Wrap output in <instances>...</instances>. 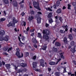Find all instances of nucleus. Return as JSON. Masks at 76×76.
<instances>
[{"mask_svg": "<svg viewBox=\"0 0 76 76\" xmlns=\"http://www.w3.org/2000/svg\"><path fill=\"white\" fill-rule=\"evenodd\" d=\"M31 14H34L35 12H34V11L32 10L31 11Z\"/></svg>", "mask_w": 76, "mask_h": 76, "instance_id": "nucleus-48", "label": "nucleus"}, {"mask_svg": "<svg viewBox=\"0 0 76 76\" xmlns=\"http://www.w3.org/2000/svg\"><path fill=\"white\" fill-rule=\"evenodd\" d=\"M46 9L47 10H49V11H52V10L50 8H46Z\"/></svg>", "mask_w": 76, "mask_h": 76, "instance_id": "nucleus-43", "label": "nucleus"}, {"mask_svg": "<svg viewBox=\"0 0 76 76\" xmlns=\"http://www.w3.org/2000/svg\"><path fill=\"white\" fill-rule=\"evenodd\" d=\"M47 45L45 44L43 46L42 48V50H45L47 49Z\"/></svg>", "mask_w": 76, "mask_h": 76, "instance_id": "nucleus-15", "label": "nucleus"}, {"mask_svg": "<svg viewBox=\"0 0 76 76\" xmlns=\"http://www.w3.org/2000/svg\"><path fill=\"white\" fill-rule=\"evenodd\" d=\"M6 20V18H3L1 19V22H3V21H4Z\"/></svg>", "mask_w": 76, "mask_h": 76, "instance_id": "nucleus-42", "label": "nucleus"}, {"mask_svg": "<svg viewBox=\"0 0 76 76\" xmlns=\"http://www.w3.org/2000/svg\"><path fill=\"white\" fill-rule=\"evenodd\" d=\"M36 56H34L33 58V59L34 60H35V59H36Z\"/></svg>", "mask_w": 76, "mask_h": 76, "instance_id": "nucleus-54", "label": "nucleus"}, {"mask_svg": "<svg viewBox=\"0 0 76 76\" xmlns=\"http://www.w3.org/2000/svg\"><path fill=\"white\" fill-rule=\"evenodd\" d=\"M16 51H18V52H19V51H20V50L19 49V48H17L16 49Z\"/></svg>", "mask_w": 76, "mask_h": 76, "instance_id": "nucleus-52", "label": "nucleus"}, {"mask_svg": "<svg viewBox=\"0 0 76 76\" xmlns=\"http://www.w3.org/2000/svg\"><path fill=\"white\" fill-rule=\"evenodd\" d=\"M10 3L11 4H12V3L14 6H15V7H17V6H18V3L17 2V1L14 0L12 1V0H10Z\"/></svg>", "mask_w": 76, "mask_h": 76, "instance_id": "nucleus-5", "label": "nucleus"}, {"mask_svg": "<svg viewBox=\"0 0 76 76\" xmlns=\"http://www.w3.org/2000/svg\"><path fill=\"white\" fill-rule=\"evenodd\" d=\"M70 44L72 46H73V45H75V42L73 41H72L71 42Z\"/></svg>", "mask_w": 76, "mask_h": 76, "instance_id": "nucleus-37", "label": "nucleus"}, {"mask_svg": "<svg viewBox=\"0 0 76 76\" xmlns=\"http://www.w3.org/2000/svg\"><path fill=\"white\" fill-rule=\"evenodd\" d=\"M55 18L56 19H57V18H58V19L61 22V23H63V19H62L61 17H58V16H56V17H55Z\"/></svg>", "mask_w": 76, "mask_h": 76, "instance_id": "nucleus-10", "label": "nucleus"}, {"mask_svg": "<svg viewBox=\"0 0 76 76\" xmlns=\"http://www.w3.org/2000/svg\"><path fill=\"white\" fill-rule=\"evenodd\" d=\"M48 71H51V69L50 68H48Z\"/></svg>", "mask_w": 76, "mask_h": 76, "instance_id": "nucleus-63", "label": "nucleus"}, {"mask_svg": "<svg viewBox=\"0 0 76 76\" xmlns=\"http://www.w3.org/2000/svg\"><path fill=\"white\" fill-rule=\"evenodd\" d=\"M69 38L70 40H72L73 39V37H72V35L71 34L69 35Z\"/></svg>", "mask_w": 76, "mask_h": 76, "instance_id": "nucleus-26", "label": "nucleus"}, {"mask_svg": "<svg viewBox=\"0 0 76 76\" xmlns=\"http://www.w3.org/2000/svg\"><path fill=\"white\" fill-rule=\"evenodd\" d=\"M48 20L49 22L50 23H53V19L52 18H50Z\"/></svg>", "mask_w": 76, "mask_h": 76, "instance_id": "nucleus-30", "label": "nucleus"}, {"mask_svg": "<svg viewBox=\"0 0 76 76\" xmlns=\"http://www.w3.org/2000/svg\"><path fill=\"white\" fill-rule=\"evenodd\" d=\"M9 36H7L6 37H4V39L5 41H8V38Z\"/></svg>", "mask_w": 76, "mask_h": 76, "instance_id": "nucleus-20", "label": "nucleus"}, {"mask_svg": "<svg viewBox=\"0 0 76 76\" xmlns=\"http://www.w3.org/2000/svg\"><path fill=\"white\" fill-rule=\"evenodd\" d=\"M4 2L5 4H9V0H4Z\"/></svg>", "mask_w": 76, "mask_h": 76, "instance_id": "nucleus-25", "label": "nucleus"}, {"mask_svg": "<svg viewBox=\"0 0 76 76\" xmlns=\"http://www.w3.org/2000/svg\"><path fill=\"white\" fill-rule=\"evenodd\" d=\"M71 57L72 59L73 60H74V59L75 58V55H71Z\"/></svg>", "mask_w": 76, "mask_h": 76, "instance_id": "nucleus-40", "label": "nucleus"}, {"mask_svg": "<svg viewBox=\"0 0 76 76\" xmlns=\"http://www.w3.org/2000/svg\"><path fill=\"white\" fill-rule=\"evenodd\" d=\"M3 40V37L2 36H0V41H2Z\"/></svg>", "mask_w": 76, "mask_h": 76, "instance_id": "nucleus-44", "label": "nucleus"}, {"mask_svg": "<svg viewBox=\"0 0 76 76\" xmlns=\"http://www.w3.org/2000/svg\"><path fill=\"white\" fill-rule=\"evenodd\" d=\"M37 35L39 38H40V39H41L42 38V36H41V33H38L37 34Z\"/></svg>", "mask_w": 76, "mask_h": 76, "instance_id": "nucleus-28", "label": "nucleus"}, {"mask_svg": "<svg viewBox=\"0 0 76 76\" xmlns=\"http://www.w3.org/2000/svg\"><path fill=\"white\" fill-rule=\"evenodd\" d=\"M32 41L33 43H37V41L35 39H32Z\"/></svg>", "mask_w": 76, "mask_h": 76, "instance_id": "nucleus-29", "label": "nucleus"}, {"mask_svg": "<svg viewBox=\"0 0 76 76\" xmlns=\"http://www.w3.org/2000/svg\"><path fill=\"white\" fill-rule=\"evenodd\" d=\"M58 58H55V60L56 61L57 60V61L56 63L54 61H50L49 63V64L51 65V66L55 65V64L56 65L57 64L58 62L61 60V58H63V59L64 58V57L63 55V52H61V51H60L58 53Z\"/></svg>", "mask_w": 76, "mask_h": 76, "instance_id": "nucleus-1", "label": "nucleus"}, {"mask_svg": "<svg viewBox=\"0 0 76 76\" xmlns=\"http://www.w3.org/2000/svg\"><path fill=\"white\" fill-rule=\"evenodd\" d=\"M60 32L61 34H64V33H65V31L63 30H61L60 31Z\"/></svg>", "mask_w": 76, "mask_h": 76, "instance_id": "nucleus-33", "label": "nucleus"}, {"mask_svg": "<svg viewBox=\"0 0 76 76\" xmlns=\"http://www.w3.org/2000/svg\"><path fill=\"white\" fill-rule=\"evenodd\" d=\"M43 38L47 41L49 40V37H48V36L47 35L45 34H43Z\"/></svg>", "mask_w": 76, "mask_h": 76, "instance_id": "nucleus-7", "label": "nucleus"}, {"mask_svg": "<svg viewBox=\"0 0 76 76\" xmlns=\"http://www.w3.org/2000/svg\"><path fill=\"white\" fill-rule=\"evenodd\" d=\"M41 19L39 17L37 19V22L38 23H41Z\"/></svg>", "mask_w": 76, "mask_h": 76, "instance_id": "nucleus-23", "label": "nucleus"}, {"mask_svg": "<svg viewBox=\"0 0 76 76\" xmlns=\"http://www.w3.org/2000/svg\"><path fill=\"white\" fill-rule=\"evenodd\" d=\"M66 9V7H65V6H64L63 7V8H62V9H63V10H64V9Z\"/></svg>", "mask_w": 76, "mask_h": 76, "instance_id": "nucleus-61", "label": "nucleus"}, {"mask_svg": "<svg viewBox=\"0 0 76 76\" xmlns=\"http://www.w3.org/2000/svg\"><path fill=\"white\" fill-rule=\"evenodd\" d=\"M63 69H64V73H66V72H66V68L65 67H63Z\"/></svg>", "mask_w": 76, "mask_h": 76, "instance_id": "nucleus-41", "label": "nucleus"}, {"mask_svg": "<svg viewBox=\"0 0 76 76\" xmlns=\"http://www.w3.org/2000/svg\"><path fill=\"white\" fill-rule=\"evenodd\" d=\"M23 71L24 72H26V69L25 68L23 70Z\"/></svg>", "mask_w": 76, "mask_h": 76, "instance_id": "nucleus-64", "label": "nucleus"}, {"mask_svg": "<svg viewBox=\"0 0 76 76\" xmlns=\"http://www.w3.org/2000/svg\"><path fill=\"white\" fill-rule=\"evenodd\" d=\"M55 75L56 76H60V72H56L55 73Z\"/></svg>", "mask_w": 76, "mask_h": 76, "instance_id": "nucleus-27", "label": "nucleus"}, {"mask_svg": "<svg viewBox=\"0 0 76 76\" xmlns=\"http://www.w3.org/2000/svg\"><path fill=\"white\" fill-rule=\"evenodd\" d=\"M60 1H58L56 3V6H59V5H60Z\"/></svg>", "mask_w": 76, "mask_h": 76, "instance_id": "nucleus-34", "label": "nucleus"}, {"mask_svg": "<svg viewBox=\"0 0 76 76\" xmlns=\"http://www.w3.org/2000/svg\"><path fill=\"white\" fill-rule=\"evenodd\" d=\"M64 42H66L67 41V38H66V37H64Z\"/></svg>", "mask_w": 76, "mask_h": 76, "instance_id": "nucleus-38", "label": "nucleus"}, {"mask_svg": "<svg viewBox=\"0 0 76 76\" xmlns=\"http://www.w3.org/2000/svg\"><path fill=\"white\" fill-rule=\"evenodd\" d=\"M20 65L23 67H26V66L27 65L26 64H24L23 63H21L20 64Z\"/></svg>", "mask_w": 76, "mask_h": 76, "instance_id": "nucleus-18", "label": "nucleus"}, {"mask_svg": "<svg viewBox=\"0 0 76 76\" xmlns=\"http://www.w3.org/2000/svg\"><path fill=\"white\" fill-rule=\"evenodd\" d=\"M33 6L35 8H36L39 10H41V9L39 8V3L38 2H37L35 1L33 2Z\"/></svg>", "mask_w": 76, "mask_h": 76, "instance_id": "nucleus-2", "label": "nucleus"}, {"mask_svg": "<svg viewBox=\"0 0 76 76\" xmlns=\"http://www.w3.org/2000/svg\"><path fill=\"white\" fill-rule=\"evenodd\" d=\"M37 13L39 15H41L42 14V13H41V12H38Z\"/></svg>", "mask_w": 76, "mask_h": 76, "instance_id": "nucleus-59", "label": "nucleus"}, {"mask_svg": "<svg viewBox=\"0 0 76 76\" xmlns=\"http://www.w3.org/2000/svg\"><path fill=\"white\" fill-rule=\"evenodd\" d=\"M75 48H72L71 49V51L72 52V53H75V51H76V50H75Z\"/></svg>", "mask_w": 76, "mask_h": 76, "instance_id": "nucleus-24", "label": "nucleus"}, {"mask_svg": "<svg viewBox=\"0 0 76 76\" xmlns=\"http://www.w3.org/2000/svg\"><path fill=\"white\" fill-rule=\"evenodd\" d=\"M37 62H33V67L36 68V67Z\"/></svg>", "mask_w": 76, "mask_h": 76, "instance_id": "nucleus-16", "label": "nucleus"}, {"mask_svg": "<svg viewBox=\"0 0 76 76\" xmlns=\"http://www.w3.org/2000/svg\"><path fill=\"white\" fill-rule=\"evenodd\" d=\"M25 13L24 12H23L21 14V15H22V16H23L24 15H25Z\"/></svg>", "mask_w": 76, "mask_h": 76, "instance_id": "nucleus-57", "label": "nucleus"}, {"mask_svg": "<svg viewBox=\"0 0 76 76\" xmlns=\"http://www.w3.org/2000/svg\"><path fill=\"white\" fill-rule=\"evenodd\" d=\"M2 64H3V65H5V62H4V61H2Z\"/></svg>", "mask_w": 76, "mask_h": 76, "instance_id": "nucleus-53", "label": "nucleus"}, {"mask_svg": "<svg viewBox=\"0 0 76 76\" xmlns=\"http://www.w3.org/2000/svg\"><path fill=\"white\" fill-rule=\"evenodd\" d=\"M56 13H61V9L59 8L56 11Z\"/></svg>", "mask_w": 76, "mask_h": 76, "instance_id": "nucleus-21", "label": "nucleus"}, {"mask_svg": "<svg viewBox=\"0 0 76 76\" xmlns=\"http://www.w3.org/2000/svg\"><path fill=\"white\" fill-rule=\"evenodd\" d=\"M43 35L45 34V35H49V34H50V31H48V30H43Z\"/></svg>", "mask_w": 76, "mask_h": 76, "instance_id": "nucleus-6", "label": "nucleus"}, {"mask_svg": "<svg viewBox=\"0 0 76 76\" xmlns=\"http://www.w3.org/2000/svg\"><path fill=\"white\" fill-rule=\"evenodd\" d=\"M53 50L54 52H57V49L56 48L54 47Z\"/></svg>", "mask_w": 76, "mask_h": 76, "instance_id": "nucleus-35", "label": "nucleus"}, {"mask_svg": "<svg viewBox=\"0 0 76 76\" xmlns=\"http://www.w3.org/2000/svg\"><path fill=\"white\" fill-rule=\"evenodd\" d=\"M5 66L7 67V69H9L10 68V65L9 64H6L5 65Z\"/></svg>", "mask_w": 76, "mask_h": 76, "instance_id": "nucleus-32", "label": "nucleus"}, {"mask_svg": "<svg viewBox=\"0 0 76 76\" xmlns=\"http://www.w3.org/2000/svg\"><path fill=\"white\" fill-rule=\"evenodd\" d=\"M72 62V63H73L75 64V65H76V61H75L73 60Z\"/></svg>", "mask_w": 76, "mask_h": 76, "instance_id": "nucleus-51", "label": "nucleus"}, {"mask_svg": "<svg viewBox=\"0 0 76 76\" xmlns=\"http://www.w3.org/2000/svg\"><path fill=\"white\" fill-rule=\"evenodd\" d=\"M24 3V0H23L22 1L19 3V4H22V3Z\"/></svg>", "mask_w": 76, "mask_h": 76, "instance_id": "nucleus-50", "label": "nucleus"}, {"mask_svg": "<svg viewBox=\"0 0 76 76\" xmlns=\"http://www.w3.org/2000/svg\"><path fill=\"white\" fill-rule=\"evenodd\" d=\"M55 45L56 46H57V47H58L59 46H60L61 44H60V43L59 42H56L55 43Z\"/></svg>", "mask_w": 76, "mask_h": 76, "instance_id": "nucleus-22", "label": "nucleus"}, {"mask_svg": "<svg viewBox=\"0 0 76 76\" xmlns=\"http://www.w3.org/2000/svg\"><path fill=\"white\" fill-rule=\"evenodd\" d=\"M68 9H71V8H70V7H71V5H70V4H68Z\"/></svg>", "mask_w": 76, "mask_h": 76, "instance_id": "nucleus-36", "label": "nucleus"}, {"mask_svg": "<svg viewBox=\"0 0 76 76\" xmlns=\"http://www.w3.org/2000/svg\"><path fill=\"white\" fill-rule=\"evenodd\" d=\"M20 64L18 63L16 64H15V65H13V66L14 68H15L16 70H17V69H18V67L19 66Z\"/></svg>", "mask_w": 76, "mask_h": 76, "instance_id": "nucleus-12", "label": "nucleus"}, {"mask_svg": "<svg viewBox=\"0 0 76 76\" xmlns=\"http://www.w3.org/2000/svg\"><path fill=\"white\" fill-rule=\"evenodd\" d=\"M23 32H24V33H25L26 34H28V31L24 30Z\"/></svg>", "mask_w": 76, "mask_h": 76, "instance_id": "nucleus-47", "label": "nucleus"}, {"mask_svg": "<svg viewBox=\"0 0 76 76\" xmlns=\"http://www.w3.org/2000/svg\"><path fill=\"white\" fill-rule=\"evenodd\" d=\"M29 27H28L26 29L27 31H29Z\"/></svg>", "mask_w": 76, "mask_h": 76, "instance_id": "nucleus-62", "label": "nucleus"}, {"mask_svg": "<svg viewBox=\"0 0 76 76\" xmlns=\"http://www.w3.org/2000/svg\"><path fill=\"white\" fill-rule=\"evenodd\" d=\"M72 5L73 6H74V9L75 10V13L76 14V2H73L72 3Z\"/></svg>", "mask_w": 76, "mask_h": 76, "instance_id": "nucleus-13", "label": "nucleus"}, {"mask_svg": "<svg viewBox=\"0 0 76 76\" xmlns=\"http://www.w3.org/2000/svg\"><path fill=\"white\" fill-rule=\"evenodd\" d=\"M29 56V53L28 52H26V57H27V56Z\"/></svg>", "mask_w": 76, "mask_h": 76, "instance_id": "nucleus-46", "label": "nucleus"}, {"mask_svg": "<svg viewBox=\"0 0 76 76\" xmlns=\"http://www.w3.org/2000/svg\"><path fill=\"white\" fill-rule=\"evenodd\" d=\"M3 50L4 51H6L7 50H8L7 52H9L10 51V48H9L8 46L5 47L4 48Z\"/></svg>", "mask_w": 76, "mask_h": 76, "instance_id": "nucleus-9", "label": "nucleus"}, {"mask_svg": "<svg viewBox=\"0 0 76 76\" xmlns=\"http://www.w3.org/2000/svg\"><path fill=\"white\" fill-rule=\"evenodd\" d=\"M16 55L17 56H18V58H21L23 57V54L22 53L21 55H20V53H19V52L17 51L16 52Z\"/></svg>", "mask_w": 76, "mask_h": 76, "instance_id": "nucleus-4", "label": "nucleus"}, {"mask_svg": "<svg viewBox=\"0 0 76 76\" xmlns=\"http://www.w3.org/2000/svg\"><path fill=\"white\" fill-rule=\"evenodd\" d=\"M40 63L42 67H44V66H45L44 64V60L42 59L41 60H40Z\"/></svg>", "mask_w": 76, "mask_h": 76, "instance_id": "nucleus-8", "label": "nucleus"}, {"mask_svg": "<svg viewBox=\"0 0 76 76\" xmlns=\"http://www.w3.org/2000/svg\"><path fill=\"white\" fill-rule=\"evenodd\" d=\"M18 38L20 42L21 43H19V45L20 47H22V46H23V45H22V44L24 45V43L21 42V41H20V37H19V36L18 37Z\"/></svg>", "mask_w": 76, "mask_h": 76, "instance_id": "nucleus-11", "label": "nucleus"}, {"mask_svg": "<svg viewBox=\"0 0 76 76\" xmlns=\"http://www.w3.org/2000/svg\"><path fill=\"white\" fill-rule=\"evenodd\" d=\"M35 71H36L37 72L38 71H39V72H41V70H39L38 69H35Z\"/></svg>", "mask_w": 76, "mask_h": 76, "instance_id": "nucleus-49", "label": "nucleus"}, {"mask_svg": "<svg viewBox=\"0 0 76 76\" xmlns=\"http://www.w3.org/2000/svg\"><path fill=\"white\" fill-rule=\"evenodd\" d=\"M45 26L46 27H48V26H49V25H48V23H46V24Z\"/></svg>", "mask_w": 76, "mask_h": 76, "instance_id": "nucleus-58", "label": "nucleus"}, {"mask_svg": "<svg viewBox=\"0 0 76 76\" xmlns=\"http://www.w3.org/2000/svg\"><path fill=\"white\" fill-rule=\"evenodd\" d=\"M18 23V21L17 20H16L15 19V17L13 18L12 19V23H11L12 22H10V26H12V27H15V23Z\"/></svg>", "mask_w": 76, "mask_h": 76, "instance_id": "nucleus-3", "label": "nucleus"}, {"mask_svg": "<svg viewBox=\"0 0 76 76\" xmlns=\"http://www.w3.org/2000/svg\"><path fill=\"white\" fill-rule=\"evenodd\" d=\"M21 39L22 41H25V37H24V36H22L21 37Z\"/></svg>", "mask_w": 76, "mask_h": 76, "instance_id": "nucleus-39", "label": "nucleus"}, {"mask_svg": "<svg viewBox=\"0 0 76 76\" xmlns=\"http://www.w3.org/2000/svg\"><path fill=\"white\" fill-rule=\"evenodd\" d=\"M73 31H74L75 32H76V29L75 28H74L73 29Z\"/></svg>", "mask_w": 76, "mask_h": 76, "instance_id": "nucleus-55", "label": "nucleus"}, {"mask_svg": "<svg viewBox=\"0 0 76 76\" xmlns=\"http://www.w3.org/2000/svg\"><path fill=\"white\" fill-rule=\"evenodd\" d=\"M5 34V32L3 30H1L0 31V35H3Z\"/></svg>", "mask_w": 76, "mask_h": 76, "instance_id": "nucleus-14", "label": "nucleus"}, {"mask_svg": "<svg viewBox=\"0 0 76 76\" xmlns=\"http://www.w3.org/2000/svg\"><path fill=\"white\" fill-rule=\"evenodd\" d=\"M22 72V69H18L17 71V73H19V72Z\"/></svg>", "mask_w": 76, "mask_h": 76, "instance_id": "nucleus-45", "label": "nucleus"}, {"mask_svg": "<svg viewBox=\"0 0 76 76\" xmlns=\"http://www.w3.org/2000/svg\"><path fill=\"white\" fill-rule=\"evenodd\" d=\"M51 16H52V13L50 12L48 15V18H51Z\"/></svg>", "mask_w": 76, "mask_h": 76, "instance_id": "nucleus-31", "label": "nucleus"}, {"mask_svg": "<svg viewBox=\"0 0 76 76\" xmlns=\"http://www.w3.org/2000/svg\"><path fill=\"white\" fill-rule=\"evenodd\" d=\"M34 35V33H33L31 34V36L32 37H33Z\"/></svg>", "mask_w": 76, "mask_h": 76, "instance_id": "nucleus-60", "label": "nucleus"}, {"mask_svg": "<svg viewBox=\"0 0 76 76\" xmlns=\"http://www.w3.org/2000/svg\"><path fill=\"white\" fill-rule=\"evenodd\" d=\"M35 30L34 29H33L31 30L30 31L31 32H34Z\"/></svg>", "mask_w": 76, "mask_h": 76, "instance_id": "nucleus-56", "label": "nucleus"}, {"mask_svg": "<svg viewBox=\"0 0 76 76\" xmlns=\"http://www.w3.org/2000/svg\"><path fill=\"white\" fill-rule=\"evenodd\" d=\"M34 19V17L33 16H29L28 19L29 21L32 20Z\"/></svg>", "mask_w": 76, "mask_h": 76, "instance_id": "nucleus-17", "label": "nucleus"}, {"mask_svg": "<svg viewBox=\"0 0 76 76\" xmlns=\"http://www.w3.org/2000/svg\"><path fill=\"white\" fill-rule=\"evenodd\" d=\"M21 25L23 26H26V22L23 21H21Z\"/></svg>", "mask_w": 76, "mask_h": 76, "instance_id": "nucleus-19", "label": "nucleus"}]
</instances>
